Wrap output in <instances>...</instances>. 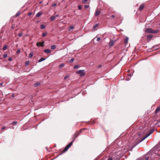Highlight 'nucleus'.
Here are the masks:
<instances>
[{"label":"nucleus","mask_w":160,"mask_h":160,"mask_svg":"<svg viewBox=\"0 0 160 160\" xmlns=\"http://www.w3.org/2000/svg\"><path fill=\"white\" fill-rule=\"evenodd\" d=\"M154 130L152 129H151L149 130V132L144 137L142 138L141 140L140 139H137L131 145V147L132 148H133L135 147L139 143L141 142L143 140H144L145 139L147 138L149 136H150L151 134H152Z\"/></svg>","instance_id":"1"},{"label":"nucleus","mask_w":160,"mask_h":160,"mask_svg":"<svg viewBox=\"0 0 160 160\" xmlns=\"http://www.w3.org/2000/svg\"><path fill=\"white\" fill-rule=\"evenodd\" d=\"M145 32L148 33H157L159 32L158 30H153L151 28H148L146 29Z\"/></svg>","instance_id":"2"},{"label":"nucleus","mask_w":160,"mask_h":160,"mask_svg":"<svg viewBox=\"0 0 160 160\" xmlns=\"http://www.w3.org/2000/svg\"><path fill=\"white\" fill-rule=\"evenodd\" d=\"M76 73L78 74H80V75L81 77L84 76L85 74V72H84V70H80L78 71H77Z\"/></svg>","instance_id":"3"},{"label":"nucleus","mask_w":160,"mask_h":160,"mask_svg":"<svg viewBox=\"0 0 160 160\" xmlns=\"http://www.w3.org/2000/svg\"><path fill=\"white\" fill-rule=\"evenodd\" d=\"M45 42L44 41H42V42H37L36 45L38 47H43L44 46V43Z\"/></svg>","instance_id":"4"},{"label":"nucleus","mask_w":160,"mask_h":160,"mask_svg":"<svg viewBox=\"0 0 160 160\" xmlns=\"http://www.w3.org/2000/svg\"><path fill=\"white\" fill-rule=\"evenodd\" d=\"M114 41L113 40H111L109 43V47H111L113 46L114 44Z\"/></svg>","instance_id":"5"},{"label":"nucleus","mask_w":160,"mask_h":160,"mask_svg":"<svg viewBox=\"0 0 160 160\" xmlns=\"http://www.w3.org/2000/svg\"><path fill=\"white\" fill-rule=\"evenodd\" d=\"M69 148L68 147V146L67 145L65 147V148L62 150V153H64L65 152H66V151H67V150Z\"/></svg>","instance_id":"6"},{"label":"nucleus","mask_w":160,"mask_h":160,"mask_svg":"<svg viewBox=\"0 0 160 160\" xmlns=\"http://www.w3.org/2000/svg\"><path fill=\"white\" fill-rule=\"evenodd\" d=\"M153 37V36L152 34L148 35L147 36V38L149 40H150L151 38H152Z\"/></svg>","instance_id":"7"},{"label":"nucleus","mask_w":160,"mask_h":160,"mask_svg":"<svg viewBox=\"0 0 160 160\" xmlns=\"http://www.w3.org/2000/svg\"><path fill=\"white\" fill-rule=\"evenodd\" d=\"M98 25H99V24L98 23H97L96 24H95V25H94L93 27V28H92V30H94L98 26Z\"/></svg>","instance_id":"8"},{"label":"nucleus","mask_w":160,"mask_h":160,"mask_svg":"<svg viewBox=\"0 0 160 160\" xmlns=\"http://www.w3.org/2000/svg\"><path fill=\"white\" fill-rule=\"evenodd\" d=\"M43 51L47 53H49L51 52V50L49 49H45Z\"/></svg>","instance_id":"9"},{"label":"nucleus","mask_w":160,"mask_h":160,"mask_svg":"<svg viewBox=\"0 0 160 160\" xmlns=\"http://www.w3.org/2000/svg\"><path fill=\"white\" fill-rule=\"evenodd\" d=\"M42 12H39L36 14V17H38L41 16L42 15Z\"/></svg>","instance_id":"10"},{"label":"nucleus","mask_w":160,"mask_h":160,"mask_svg":"<svg viewBox=\"0 0 160 160\" xmlns=\"http://www.w3.org/2000/svg\"><path fill=\"white\" fill-rule=\"evenodd\" d=\"M144 6L143 4H142L140 5V6L139 8V10H142L144 8Z\"/></svg>","instance_id":"11"},{"label":"nucleus","mask_w":160,"mask_h":160,"mask_svg":"<svg viewBox=\"0 0 160 160\" xmlns=\"http://www.w3.org/2000/svg\"><path fill=\"white\" fill-rule=\"evenodd\" d=\"M148 155V154H146L144 155V158H145V160H148L149 159V157H147Z\"/></svg>","instance_id":"12"},{"label":"nucleus","mask_w":160,"mask_h":160,"mask_svg":"<svg viewBox=\"0 0 160 160\" xmlns=\"http://www.w3.org/2000/svg\"><path fill=\"white\" fill-rule=\"evenodd\" d=\"M128 37H126L124 39V42L126 44H127L128 42Z\"/></svg>","instance_id":"13"},{"label":"nucleus","mask_w":160,"mask_h":160,"mask_svg":"<svg viewBox=\"0 0 160 160\" xmlns=\"http://www.w3.org/2000/svg\"><path fill=\"white\" fill-rule=\"evenodd\" d=\"M74 142L73 140H72V141L70 142L69 144H68L67 146H68V147L69 148L72 145L73 142Z\"/></svg>","instance_id":"14"},{"label":"nucleus","mask_w":160,"mask_h":160,"mask_svg":"<svg viewBox=\"0 0 160 160\" xmlns=\"http://www.w3.org/2000/svg\"><path fill=\"white\" fill-rule=\"evenodd\" d=\"M100 13V11L98 10L96 12L95 15L96 16H97L99 15Z\"/></svg>","instance_id":"15"},{"label":"nucleus","mask_w":160,"mask_h":160,"mask_svg":"<svg viewBox=\"0 0 160 160\" xmlns=\"http://www.w3.org/2000/svg\"><path fill=\"white\" fill-rule=\"evenodd\" d=\"M56 18V17H55V16H54L53 15H52L51 16V18H50V19L51 21H53L54 20V19H55Z\"/></svg>","instance_id":"16"},{"label":"nucleus","mask_w":160,"mask_h":160,"mask_svg":"<svg viewBox=\"0 0 160 160\" xmlns=\"http://www.w3.org/2000/svg\"><path fill=\"white\" fill-rule=\"evenodd\" d=\"M46 59L43 58H41L38 61V62H41L44 60H45Z\"/></svg>","instance_id":"17"},{"label":"nucleus","mask_w":160,"mask_h":160,"mask_svg":"<svg viewBox=\"0 0 160 160\" xmlns=\"http://www.w3.org/2000/svg\"><path fill=\"white\" fill-rule=\"evenodd\" d=\"M40 85V82H38L34 84V86L35 87H37Z\"/></svg>","instance_id":"18"},{"label":"nucleus","mask_w":160,"mask_h":160,"mask_svg":"<svg viewBox=\"0 0 160 160\" xmlns=\"http://www.w3.org/2000/svg\"><path fill=\"white\" fill-rule=\"evenodd\" d=\"M46 28V26L44 24H42L40 26V28L41 29H43Z\"/></svg>","instance_id":"19"},{"label":"nucleus","mask_w":160,"mask_h":160,"mask_svg":"<svg viewBox=\"0 0 160 160\" xmlns=\"http://www.w3.org/2000/svg\"><path fill=\"white\" fill-rule=\"evenodd\" d=\"M33 55V52H32L29 54L28 57H29V58H31L32 57Z\"/></svg>","instance_id":"20"},{"label":"nucleus","mask_w":160,"mask_h":160,"mask_svg":"<svg viewBox=\"0 0 160 160\" xmlns=\"http://www.w3.org/2000/svg\"><path fill=\"white\" fill-rule=\"evenodd\" d=\"M56 47L55 45H53L51 46V48L53 50L56 48Z\"/></svg>","instance_id":"21"},{"label":"nucleus","mask_w":160,"mask_h":160,"mask_svg":"<svg viewBox=\"0 0 160 160\" xmlns=\"http://www.w3.org/2000/svg\"><path fill=\"white\" fill-rule=\"evenodd\" d=\"M85 128H82V129H81L80 131L78 132V134L79 135L80 134V133L82 132V130L85 129Z\"/></svg>","instance_id":"22"},{"label":"nucleus","mask_w":160,"mask_h":160,"mask_svg":"<svg viewBox=\"0 0 160 160\" xmlns=\"http://www.w3.org/2000/svg\"><path fill=\"white\" fill-rule=\"evenodd\" d=\"M8 47V46L6 45H4V47L3 48V50H6L7 48Z\"/></svg>","instance_id":"23"},{"label":"nucleus","mask_w":160,"mask_h":160,"mask_svg":"<svg viewBox=\"0 0 160 160\" xmlns=\"http://www.w3.org/2000/svg\"><path fill=\"white\" fill-rule=\"evenodd\" d=\"M17 122L16 121H13L12 123H11V124L14 125L17 123Z\"/></svg>","instance_id":"24"},{"label":"nucleus","mask_w":160,"mask_h":160,"mask_svg":"<svg viewBox=\"0 0 160 160\" xmlns=\"http://www.w3.org/2000/svg\"><path fill=\"white\" fill-rule=\"evenodd\" d=\"M47 34V32H43L42 34V36L43 37H44L46 36Z\"/></svg>","instance_id":"25"},{"label":"nucleus","mask_w":160,"mask_h":160,"mask_svg":"<svg viewBox=\"0 0 160 160\" xmlns=\"http://www.w3.org/2000/svg\"><path fill=\"white\" fill-rule=\"evenodd\" d=\"M29 64V61H26L25 62V65L26 66L28 65Z\"/></svg>","instance_id":"26"},{"label":"nucleus","mask_w":160,"mask_h":160,"mask_svg":"<svg viewBox=\"0 0 160 160\" xmlns=\"http://www.w3.org/2000/svg\"><path fill=\"white\" fill-rule=\"evenodd\" d=\"M78 135H79L78 134V133L75 135V136L74 137V138L73 139V141H74L75 140V139L76 138H77V137H78Z\"/></svg>","instance_id":"27"},{"label":"nucleus","mask_w":160,"mask_h":160,"mask_svg":"<svg viewBox=\"0 0 160 160\" xmlns=\"http://www.w3.org/2000/svg\"><path fill=\"white\" fill-rule=\"evenodd\" d=\"M20 15V13L19 12H18L16 13L15 15L16 17H17L19 16Z\"/></svg>","instance_id":"28"},{"label":"nucleus","mask_w":160,"mask_h":160,"mask_svg":"<svg viewBox=\"0 0 160 160\" xmlns=\"http://www.w3.org/2000/svg\"><path fill=\"white\" fill-rule=\"evenodd\" d=\"M23 35V33L22 32H20L18 34V36L19 37L22 36Z\"/></svg>","instance_id":"29"},{"label":"nucleus","mask_w":160,"mask_h":160,"mask_svg":"<svg viewBox=\"0 0 160 160\" xmlns=\"http://www.w3.org/2000/svg\"><path fill=\"white\" fill-rule=\"evenodd\" d=\"M64 66V64H62L60 65L59 66V68H61L62 67Z\"/></svg>","instance_id":"30"},{"label":"nucleus","mask_w":160,"mask_h":160,"mask_svg":"<svg viewBox=\"0 0 160 160\" xmlns=\"http://www.w3.org/2000/svg\"><path fill=\"white\" fill-rule=\"evenodd\" d=\"M69 28L70 29H73L74 28V26H70Z\"/></svg>","instance_id":"31"},{"label":"nucleus","mask_w":160,"mask_h":160,"mask_svg":"<svg viewBox=\"0 0 160 160\" xmlns=\"http://www.w3.org/2000/svg\"><path fill=\"white\" fill-rule=\"evenodd\" d=\"M74 58H72L70 60V62H72L74 61Z\"/></svg>","instance_id":"32"},{"label":"nucleus","mask_w":160,"mask_h":160,"mask_svg":"<svg viewBox=\"0 0 160 160\" xmlns=\"http://www.w3.org/2000/svg\"><path fill=\"white\" fill-rule=\"evenodd\" d=\"M159 111H160V107H159L156 109V112H157Z\"/></svg>","instance_id":"33"},{"label":"nucleus","mask_w":160,"mask_h":160,"mask_svg":"<svg viewBox=\"0 0 160 160\" xmlns=\"http://www.w3.org/2000/svg\"><path fill=\"white\" fill-rule=\"evenodd\" d=\"M79 67V66L78 65H75L74 67V69H76L77 68H78Z\"/></svg>","instance_id":"34"},{"label":"nucleus","mask_w":160,"mask_h":160,"mask_svg":"<svg viewBox=\"0 0 160 160\" xmlns=\"http://www.w3.org/2000/svg\"><path fill=\"white\" fill-rule=\"evenodd\" d=\"M3 57L4 58H6L8 56V55L7 54H5L3 55Z\"/></svg>","instance_id":"35"},{"label":"nucleus","mask_w":160,"mask_h":160,"mask_svg":"<svg viewBox=\"0 0 160 160\" xmlns=\"http://www.w3.org/2000/svg\"><path fill=\"white\" fill-rule=\"evenodd\" d=\"M85 8H87L89 7V6L88 5H85L84 6Z\"/></svg>","instance_id":"36"},{"label":"nucleus","mask_w":160,"mask_h":160,"mask_svg":"<svg viewBox=\"0 0 160 160\" xmlns=\"http://www.w3.org/2000/svg\"><path fill=\"white\" fill-rule=\"evenodd\" d=\"M57 5V3H54L52 4V7H54Z\"/></svg>","instance_id":"37"},{"label":"nucleus","mask_w":160,"mask_h":160,"mask_svg":"<svg viewBox=\"0 0 160 160\" xmlns=\"http://www.w3.org/2000/svg\"><path fill=\"white\" fill-rule=\"evenodd\" d=\"M69 78V76L68 75H67L64 77V79H67V78Z\"/></svg>","instance_id":"38"},{"label":"nucleus","mask_w":160,"mask_h":160,"mask_svg":"<svg viewBox=\"0 0 160 160\" xmlns=\"http://www.w3.org/2000/svg\"><path fill=\"white\" fill-rule=\"evenodd\" d=\"M100 38H99V37H98L97 38V41H98V42H99L100 41Z\"/></svg>","instance_id":"39"},{"label":"nucleus","mask_w":160,"mask_h":160,"mask_svg":"<svg viewBox=\"0 0 160 160\" xmlns=\"http://www.w3.org/2000/svg\"><path fill=\"white\" fill-rule=\"evenodd\" d=\"M20 49L18 50L16 52V53L17 54H19L20 53Z\"/></svg>","instance_id":"40"},{"label":"nucleus","mask_w":160,"mask_h":160,"mask_svg":"<svg viewBox=\"0 0 160 160\" xmlns=\"http://www.w3.org/2000/svg\"><path fill=\"white\" fill-rule=\"evenodd\" d=\"M78 9L79 10H80V9H81V8H82V7H81V5H79V6H78Z\"/></svg>","instance_id":"41"},{"label":"nucleus","mask_w":160,"mask_h":160,"mask_svg":"<svg viewBox=\"0 0 160 160\" xmlns=\"http://www.w3.org/2000/svg\"><path fill=\"white\" fill-rule=\"evenodd\" d=\"M87 1V0H82V2L83 3H85Z\"/></svg>","instance_id":"42"},{"label":"nucleus","mask_w":160,"mask_h":160,"mask_svg":"<svg viewBox=\"0 0 160 160\" xmlns=\"http://www.w3.org/2000/svg\"><path fill=\"white\" fill-rule=\"evenodd\" d=\"M12 58L11 57H10L9 58H8V60L9 61H11L12 60Z\"/></svg>","instance_id":"43"},{"label":"nucleus","mask_w":160,"mask_h":160,"mask_svg":"<svg viewBox=\"0 0 160 160\" xmlns=\"http://www.w3.org/2000/svg\"><path fill=\"white\" fill-rule=\"evenodd\" d=\"M32 13L31 12H29L28 13V15L29 16H30L32 15Z\"/></svg>","instance_id":"44"},{"label":"nucleus","mask_w":160,"mask_h":160,"mask_svg":"<svg viewBox=\"0 0 160 160\" xmlns=\"http://www.w3.org/2000/svg\"><path fill=\"white\" fill-rule=\"evenodd\" d=\"M130 79V78H128V77H126V81H129Z\"/></svg>","instance_id":"45"},{"label":"nucleus","mask_w":160,"mask_h":160,"mask_svg":"<svg viewBox=\"0 0 160 160\" xmlns=\"http://www.w3.org/2000/svg\"><path fill=\"white\" fill-rule=\"evenodd\" d=\"M5 128V127H3L1 128V130H3Z\"/></svg>","instance_id":"46"},{"label":"nucleus","mask_w":160,"mask_h":160,"mask_svg":"<svg viewBox=\"0 0 160 160\" xmlns=\"http://www.w3.org/2000/svg\"><path fill=\"white\" fill-rule=\"evenodd\" d=\"M114 17H115V16H114V15H112L111 16V18H114Z\"/></svg>","instance_id":"47"},{"label":"nucleus","mask_w":160,"mask_h":160,"mask_svg":"<svg viewBox=\"0 0 160 160\" xmlns=\"http://www.w3.org/2000/svg\"><path fill=\"white\" fill-rule=\"evenodd\" d=\"M102 67V65L100 64V65L98 66V68H101V67Z\"/></svg>","instance_id":"48"},{"label":"nucleus","mask_w":160,"mask_h":160,"mask_svg":"<svg viewBox=\"0 0 160 160\" xmlns=\"http://www.w3.org/2000/svg\"><path fill=\"white\" fill-rule=\"evenodd\" d=\"M108 160H112V158H109L108 159Z\"/></svg>","instance_id":"49"},{"label":"nucleus","mask_w":160,"mask_h":160,"mask_svg":"<svg viewBox=\"0 0 160 160\" xmlns=\"http://www.w3.org/2000/svg\"><path fill=\"white\" fill-rule=\"evenodd\" d=\"M12 97H14V94H13L12 95Z\"/></svg>","instance_id":"50"},{"label":"nucleus","mask_w":160,"mask_h":160,"mask_svg":"<svg viewBox=\"0 0 160 160\" xmlns=\"http://www.w3.org/2000/svg\"><path fill=\"white\" fill-rule=\"evenodd\" d=\"M3 85V83H1L0 84V86H2Z\"/></svg>","instance_id":"51"},{"label":"nucleus","mask_w":160,"mask_h":160,"mask_svg":"<svg viewBox=\"0 0 160 160\" xmlns=\"http://www.w3.org/2000/svg\"><path fill=\"white\" fill-rule=\"evenodd\" d=\"M55 17H56V18L57 17H58V15H56L55 16Z\"/></svg>","instance_id":"52"},{"label":"nucleus","mask_w":160,"mask_h":160,"mask_svg":"<svg viewBox=\"0 0 160 160\" xmlns=\"http://www.w3.org/2000/svg\"><path fill=\"white\" fill-rule=\"evenodd\" d=\"M128 76H129L130 77H131L132 76V75L129 74Z\"/></svg>","instance_id":"53"},{"label":"nucleus","mask_w":160,"mask_h":160,"mask_svg":"<svg viewBox=\"0 0 160 160\" xmlns=\"http://www.w3.org/2000/svg\"><path fill=\"white\" fill-rule=\"evenodd\" d=\"M42 3V2H41V1H40V2H39V3Z\"/></svg>","instance_id":"54"},{"label":"nucleus","mask_w":160,"mask_h":160,"mask_svg":"<svg viewBox=\"0 0 160 160\" xmlns=\"http://www.w3.org/2000/svg\"><path fill=\"white\" fill-rule=\"evenodd\" d=\"M157 157H158V155H157Z\"/></svg>","instance_id":"55"},{"label":"nucleus","mask_w":160,"mask_h":160,"mask_svg":"<svg viewBox=\"0 0 160 160\" xmlns=\"http://www.w3.org/2000/svg\"><path fill=\"white\" fill-rule=\"evenodd\" d=\"M151 158H152V159H153V158H152V157H151Z\"/></svg>","instance_id":"56"},{"label":"nucleus","mask_w":160,"mask_h":160,"mask_svg":"<svg viewBox=\"0 0 160 160\" xmlns=\"http://www.w3.org/2000/svg\"><path fill=\"white\" fill-rule=\"evenodd\" d=\"M1 100H0V102H1Z\"/></svg>","instance_id":"57"}]
</instances>
